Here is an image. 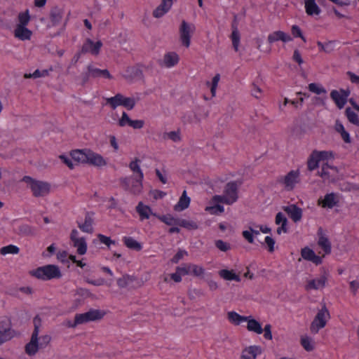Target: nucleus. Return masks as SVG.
<instances>
[{"mask_svg":"<svg viewBox=\"0 0 359 359\" xmlns=\"http://www.w3.org/2000/svg\"><path fill=\"white\" fill-rule=\"evenodd\" d=\"M22 182L27 184L34 197H44L50 191V184L47 182L36 180L29 176L23 177Z\"/></svg>","mask_w":359,"mask_h":359,"instance_id":"f257e3e1","label":"nucleus"},{"mask_svg":"<svg viewBox=\"0 0 359 359\" xmlns=\"http://www.w3.org/2000/svg\"><path fill=\"white\" fill-rule=\"evenodd\" d=\"M31 275L38 279L48 280L51 279H58L62 277V273L60 268L54 264H48L40 266L30 272Z\"/></svg>","mask_w":359,"mask_h":359,"instance_id":"f03ea898","label":"nucleus"},{"mask_svg":"<svg viewBox=\"0 0 359 359\" xmlns=\"http://www.w3.org/2000/svg\"><path fill=\"white\" fill-rule=\"evenodd\" d=\"M34 329L32 334L30 341L25 345V353L29 355H34L40 349V345L39 344V327L41 326V318L39 316H36L33 320Z\"/></svg>","mask_w":359,"mask_h":359,"instance_id":"7ed1b4c3","label":"nucleus"},{"mask_svg":"<svg viewBox=\"0 0 359 359\" xmlns=\"http://www.w3.org/2000/svg\"><path fill=\"white\" fill-rule=\"evenodd\" d=\"M106 103L113 109L118 106H123L128 110H131L135 107L136 101L134 97H127L121 93H117L114 97L107 98Z\"/></svg>","mask_w":359,"mask_h":359,"instance_id":"20e7f679","label":"nucleus"},{"mask_svg":"<svg viewBox=\"0 0 359 359\" xmlns=\"http://www.w3.org/2000/svg\"><path fill=\"white\" fill-rule=\"evenodd\" d=\"M300 181L299 172L291 170L285 175H280L277 177V184L281 185L287 191H292L295 185Z\"/></svg>","mask_w":359,"mask_h":359,"instance_id":"39448f33","label":"nucleus"},{"mask_svg":"<svg viewBox=\"0 0 359 359\" xmlns=\"http://www.w3.org/2000/svg\"><path fill=\"white\" fill-rule=\"evenodd\" d=\"M105 312L99 309H90L83 313H77L75 315V324L78 325L91 321H97L103 318Z\"/></svg>","mask_w":359,"mask_h":359,"instance_id":"423d86ee","label":"nucleus"},{"mask_svg":"<svg viewBox=\"0 0 359 359\" xmlns=\"http://www.w3.org/2000/svg\"><path fill=\"white\" fill-rule=\"evenodd\" d=\"M142 179H134L133 177H125L121 179V184L123 188L134 195H138L142 190Z\"/></svg>","mask_w":359,"mask_h":359,"instance_id":"0eeeda50","label":"nucleus"},{"mask_svg":"<svg viewBox=\"0 0 359 359\" xmlns=\"http://www.w3.org/2000/svg\"><path fill=\"white\" fill-rule=\"evenodd\" d=\"M195 31V26L182 20L179 29L180 39L183 46L188 48L191 43V34Z\"/></svg>","mask_w":359,"mask_h":359,"instance_id":"6e6552de","label":"nucleus"},{"mask_svg":"<svg viewBox=\"0 0 359 359\" xmlns=\"http://www.w3.org/2000/svg\"><path fill=\"white\" fill-rule=\"evenodd\" d=\"M328 310L325 306L320 310L313 322L311 324L310 330L312 333L316 334L319 330L324 327L326 325V316H329Z\"/></svg>","mask_w":359,"mask_h":359,"instance_id":"1a4fd4ad","label":"nucleus"},{"mask_svg":"<svg viewBox=\"0 0 359 359\" xmlns=\"http://www.w3.org/2000/svg\"><path fill=\"white\" fill-rule=\"evenodd\" d=\"M351 94L349 89H342L339 90H332L330 93V97L334 101L337 107L341 109L344 108L347 102L348 96Z\"/></svg>","mask_w":359,"mask_h":359,"instance_id":"9d476101","label":"nucleus"},{"mask_svg":"<svg viewBox=\"0 0 359 359\" xmlns=\"http://www.w3.org/2000/svg\"><path fill=\"white\" fill-rule=\"evenodd\" d=\"M238 184L236 182L227 183L224 189V195L228 200V205H231L238 199Z\"/></svg>","mask_w":359,"mask_h":359,"instance_id":"9b49d317","label":"nucleus"},{"mask_svg":"<svg viewBox=\"0 0 359 359\" xmlns=\"http://www.w3.org/2000/svg\"><path fill=\"white\" fill-rule=\"evenodd\" d=\"M238 20L236 15H234L233 20L231 22L232 32L231 34V39L232 41V46L236 52L238 51V46L241 40V34L238 31Z\"/></svg>","mask_w":359,"mask_h":359,"instance_id":"f8f14e48","label":"nucleus"},{"mask_svg":"<svg viewBox=\"0 0 359 359\" xmlns=\"http://www.w3.org/2000/svg\"><path fill=\"white\" fill-rule=\"evenodd\" d=\"M86 163L96 167H101L104 166L107 164V162L100 154L88 149Z\"/></svg>","mask_w":359,"mask_h":359,"instance_id":"ddd939ff","label":"nucleus"},{"mask_svg":"<svg viewBox=\"0 0 359 359\" xmlns=\"http://www.w3.org/2000/svg\"><path fill=\"white\" fill-rule=\"evenodd\" d=\"M102 46V43L101 41L94 43L91 39H87L81 50L82 53L90 52L92 55H97L99 54Z\"/></svg>","mask_w":359,"mask_h":359,"instance_id":"4468645a","label":"nucleus"},{"mask_svg":"<svg viewBox=\"0 0 359 359\" xmlns=\"http://www.w3.org/2000/svg\"><path fill=\"white\" fill-rule=\"evenodd\" d=\"M282 209L288 215L294 222H298L302 217V210L294 204L283 206Z\"/></svg>","mask_w":359,"mask_h":359,"instance_id":"2eb2a0df","label":"nucleus"},{"mask_svg":"<svg viewBox=\"0 0 359 359\" xmlns=\"http://www.w3.org/2000/svg\"><path fill=\"white\" fill-rule=\"evenodd\" d=\"M123 76L130 81L135 79L142 80L144 79L142 70L138 66L128 67Z\"/></svg>","mask_w":359,"mask_h":359,"instance_id":"dca6fc26","label":"nucleus"},{"mask_svg":"<svg viewBox=\"0 0 359 359\" xmlns=\"http://www.w3.org/2000/svg\"><path fill=\"white\" fill-rule=\"evenodd\" d=\"M327 280V275L325 272L320 278L309 280L306 285V290H319L320 288H323L325 286Z\"/></svg>","mask_w":359,"mask_h":359,"instance_id":"f3484780","label":"nucleus"},{"mask_svg":"<svg viewBox=\"0 0 359 359\" xmlns=\"http://www.w3.org/2000/svg\"><path fill=\"white\" fill-rule=\"evenodd\" d=\"M172 5V0H161V4L153 11V16L159 18L169 11Z\"/></svg>","mask_w":359,"mask_h":359,"instance_id":"a211bd4d","label":"nucleus"},{"mask_svg":"<svg viewBox=\"0 0 359 359\" xmlns=\"http://www.w3.org/2000/svg\"><path fill=\"white\" fill-rule=\"evenodd\" d=\"M301 255L305 260L312 262L316 265L322 263V257L316 255L314 251L308 247L302 249Z\"/></svg>","mask_w":359,"mask_h":359,"instance_id":"6ab92c4d","label":"nucleus"},{"mask_svg":"<svg viewBox=\"0 0 359 359\" xmlns=\"http://www.w3.org/2000/svg\"><path fill=\"white\" fill-rule=\"evenodd\" d=\"M267 40L269 43H273L278 41H282L283 42L291 41L292 38L283 31H276L268 36Z\"/></svg>","mask_w":359,"mask_h":359,"instance_id":"aec40b11","label":"nucleus"},{"mask_svg":"<svg viewBox=\"0 0 359 359\" xmlns=\"http://www.w3.org/2000/svg\"><path fill=\"white\" fill-rule=\"evenodd\" d=\"M94 213L92 212H88L85 216V221L83 224H79V228L83 232L92 233L93 232V224L94 219L93 218Z\"/></svg>","mask_w":359,"mask_h":359,"instance_id":"412c9836","label":"nucleus"},{"mask_svg":"<svg viewBox=\"0 0 359 359\" xmlns=\"http://www.w3.org/2000/svg\"><path fill=\"white\" fill-rule=\"evenodd\" d=\"M63 14V9L57 6L51 8L49 17L53 26L57 25L59 23L61 22Z\"/></svg>","mask_w":359,"mask_h":359,"instance_id":"4be33fe9","label":"nucleus"},{"mask_svg":"<svg viewBox=\"0 0 359 359\" xmlns=\"http://www.w3.org/2000/svg\"><path fill=\"white\" fill-rule=\"evenodd\" d=\"M32 34L31 30L21 25H16L14 30V36L22 41L30 39Z\"/></svg>","mask_w":359,"mask_h":359,"instance_id":"5701e85b","label":"nucleus"},{"mask_svg":"<svg viewBox=\"0 0 359 359\" xmlns=\"http://www.w3.org/2000/svg\"><path fill=\"white\" fill-rule=\"evenodd\" d=\"M262 353V348L258 346H251L243 351L242 359H255L258 354Z\"/></svg>","mask_w":359,"mask_h":359,"instance_id":"b1692460","label":"nucleus"},{"mask_svg":"<svg viewBox=\"0 0 359 359\" xmlns=\"http://www.w3.org/2000/svg\"><path fill=\"white\" fill-rule=\"evenodd\" d=\"M337 203V196L334 193L326 194L322 201H319V204H320L322 207L327 208H332Z\"/></svg>","mask_w":359,"mask_h":359,"instance_id":"393cba45","label":"nucleus"},{"mask_svg":"<svg viewBox=\"0 0 359 359\" xmlns=\"http://www.w3.org/2000/svg\"><path fill=\"white\" fill-rule=\"evenodd\" d=\"M87 70L90 72V76L93 78L104 77L111 79V76L107 69H100L93 65H88Z\"/></svg>","mask_w":359,"mask_h":359,"instance_id":"a878e982","label":"nucleus"},{"mask_svg":"<svg viewBox=\"0 0 359 359\" xmlns=\"http://www.w3.org/2000/svg\"><path fill=\"white\" fill-rule=\"evenodd\" d=\"M337 171V167L330 165L327 163H325L322 165L321 170L318 172V175L324 179H329Z\"/></svg>","mask_w":359,"mask_h":359,"instance_id":"bb28decb","label":"nucleus"},{"mask_svg":"<svg viewBox=\"0 0 359 359\" xmlns=\"http://www.w3.org/2000/svg\"><path fill=\"white\" fill-rule=\"evenodd\" d=\"M179 62V56L177 53L174 52H170L163 56V63L165 67L170 68L175 65H177Z\"/></svg>","mask_w":359,"mask_h":359,"instance_id":"cd10ccee","label":"nucleus"},{"mask_svg":"<svg viewBox=\"0 0 359 359\" xmlns=\"http://www.w3.org/2000/svg\"><path fill=\"white\" fill-rule=\"evenodd\" d=\"M306 12L309 15H319L320 8L316 4L315 0H304Z\"/></svg>","mask_w":359,"mask_h":359,"instance_id":"c85d7f7f","label":"nucleus"},{"mask_svg":"<svg viewBox=\"0 0 359 359\" xmlns=\"http://www.w3.org/2000/svg\"><path fill=\"white\" fill-rule=\"evenodd\" d=\"M190 204V198L187 196V191H184L178 203L174 206L175 211H182L187 209Z\"/></svg>","mask_w":359,"mask_h":359,"instance_id":"c756f323","label":"nucleus"},{"mask_svg":"<svg viewBox=\"0 0 359 359\" xmlns=\"http://www.w3.org/2000/svg\"><path fill=\"white\" fill-rule=\"evenodd\" d=\"M88 149H76L70 153L72 158L77 163H86Z\"/></svg>","mask_w":359,"mask_h":359,"instance_id":"7c9ffc66","label":"nucleus"},{"mask_svg":"<svg viewBox=\"0 0 359 359\" xmlns=\"http://www.w3.org/2000/svg\"><path fill=\"white\" fill-rule=\"evenodd\" d=\"M16 232L22 236H33L36 234L35 229L26 224L18 226Z\"/></svg>","mask_w":359,"mask_h":359,"instance_id":"2f4dec72","label":"nucleus"},{"mask_svg":"<svg viewBox=\"0 0 359 359\" xmlns=\"http://www.w3.org/2000/svg\"><path fill=\"white\" fill-rule=\"evenodd\" d=\"M248 322L247 329L250 332H254L258 334H260L263 332V329L262 328L261 324L256 320L255 319L251 318V316H248Z\"/></svg>","mask_w":359,"mask_h":359,"instance_id":"473e14b6","label":"nucleus"},{"mask_svg":"<svg viewBox=\"0 0 359 359\" xmlns=\"http://www.w3.org/2000/svg\"><path fill=\"white\" fill-rule=\"evenodd\" d=\"M219 275L221 278L226 280L241 281L240 276L236 274L233 270L222 269L219 271Z\"/></svg>","mask_w":359,"mask_h":359,"instance_id":"72a5a7b5","label":"nucleus"},{"mask_svg":"<svg viewBox=\"0 0 359 359\" xmlns=\"http://www.w3.org/2000/svg\"><path fill=\"white\" fill-rule=\"evenodd\" d=\"M227 318L231 323L238 325L242 322H245L248 320V316H241L236 311H229L227 313Z\"/></svg>","mask_w":359,"mask_h":359,"instance_id":"f704fd0d","label":"nucleus"},{"mask_svg":"<svg viewBox=\"0 0 359 359\" xmlns=\"http://www.w3.org/2000/svg\"><path fill=\"white\" fill-rule=\"evenodd\" d=\"M136 210L140 216L141 219H149L151 212V209L148 205H144L140 202L136 207Z\"/></svg>","mask_w":359,"mask_h":359,"instance_id":"c9c22d12","label":"nucleus"},{"mask_svg":"<svg viewBox=\"0 0 359 359\" xmlns=\"http://www.w3.org/2000/svg\"><path fill=\"white\" fill-rule=\"evenodd\" d=\"M123 242L126 246L130 249L136 251H140L142 250V247L141 243L131 237H124Z\"/></svg>","mask_w":359,"mask_h":359,"instance_id":"e433bc0d","label":"nucleus"},{"mask_svg":"<svg viewBox=\"0 0 359 359\" xmlns=\"http://www.w3.org/2000/svg\"><path fill=\"white\" fill-rule=\"evenodd\" d=\"M74 247L77 248V253L83 255L86 253L87 251V243L85 238H80L79 240H76L73 243Z\"/></svg>","mask_w":359,"mask_h":359,"instance_id":"4c0bfd02","label":"nucleus"},{"mask_svg":"<svg viewBox=\"0 0 359 359\" xmlns=\"http://www.w3.org/2000/svg\"><path fill=\"white\" fill-rule=\"evenodd\" d=\"M135 280V278L133 276L125 274L121 278L117 279V285L121 288H125Z\"/></svg>","mask_w":359,"mask_h":359,"instance_id":"58836bf2","label":"nucleus"},{"mask_svg":"<svg viewBox=\"0 0 359 359\" xmlns=\"http://www.w3.org/2000/svg\"><path fill=\"white\" fill-rule=\"evenodd\" d=\"M318 245L323 250L325 254L327 255L331 252V243L327 237L320 236L318 241Z\"/></svg>","mask_w":359,"mask_h":359,"instance_id":"ea45409f","label":"nucleus"},{"mask_svg":"<svg viewBox=\"0 0 359 359\" xmlns=\"http://www.w3.org/2000/svg\"><path fill=\"white\" fill-rule=\"evenodd\" d=\"M345 114L349 122L359 126L358 116L351 108L347 107L345 110Z\"/></svg>","mask_w":359,"mask_h":359,"instance_id":"a19ab883","label":"nucleus"},{"mask_svg":"<svg viewBox=\"0 0 359 359\" xmlns=\"http://www.w3.org/2000/svg\"><path fill=\"white\" fill-rule=\"evenodd\" d=\"M158 219L164 222L168 226H177L179 218H175L171 215L168 214L165 215L156 216Z\"/></svg>","mask_w":359,"mask_h":359,"instance_id":"79ce46f5","label":"nucleus"},{"mask_svg":"<svg viewBox=\"0 0 359 359\" xmlns=\"http://www.w3.org/2000/svg\"><path fill=\"white\" fill-rule=\"evenodd\" d=\"M177 226L186 228L189 230L198 229V225L196 222L180 218L178 219Z\"/></svg>","mask_w":359,"mask_h":359,"instance_id":"37998d69","label":"nucleus"},{"mask_svg":"<svg viewBox=\"0 0 359 359\" xmlns=\"http://www.w3.org/2000/svg\"><path fill=\"white\" fill-rule=\"evenodd\" d=\"M18 24L17 25L26 27L30 20L29 11L27 10L25 12L20 13L18 14Z\"/></svg>","mask_w":359,"mask_h":359,"instance_id":"c03bdc74","label":"nucleus"},{"mask_svg":"<svg viewBox=\"0 0 359 359\" xmlns=\"http://www.w3.org/2000/svg\"><path fill=\"white\" fill-rule=\"evenodd\" d=\"M13 332L10 328L0 330V345L10 340L13 337Z\"/></svg>","mask_w":359,"mask_h":359,"instance_id":"a18cd8bd","label":"nucleus"},{"mask_svg":"<svg viewBox=\"0 0 359 359\" xmlns=\"http://www.w3.org/2000/svg\"><path fill=\"white\" fill-rule=\"evenodd\" d=\"M20 251L18 247L13 245H8L7 246H4L0 249V253L3 255L7 254H18Z\"/></svg>","mask_w":359,"mask_h":359,"instance_id":"49530a36","label":"nucleus"},{"mask_svg":"<svg viewBox=\"0 0 359 359\" xmlns=\"http://www.w3.org/2000/svg\"><path fill=\"white\" fill-rule=\"evenodd\" d=\"M309 90L316 95L325 94L326 90L319 84L311 83L308 86Z\"/></svg>","mask_w":359,"mask_h":359,"instance_id":"de8ad7c7","label":"nucleus"},{"mask_svg":"<svg viewBox=\"0 0 359 359\" xmlns=\"http://www.w3.org/2000/svg\"><path fill=\"white\" fill-rule=\"evenodd\" d=\"M287 217L281 212H279L276 214V218H275V223L277 225L280 224V226H283L284 229H288L287 228Z\"/></svg>","mask_w":359,"mask_h":359,"instance_id":"09e8293b","label":"nucleus"},{"mask_svg":"<svg viewBox=\"0 0 359 359\" xmlns=\"http://www.w3.org/2000/svg\"><path fill=\"white\" fill-rule=\"evenodd\" d=\"M163 139H170L174 142H177L181 140L180 133L179 131H170L164 133L163 135Z\"/></svg>","mask_w":359,"mask_h":359,"instance_id":"8fccbe9b","label":"nucleus"},{"mask_svg":"<svg viewBox=\"0 0 359 359\" xmlns=\"http://www.w3.org/2000/svg\"><path fill=\"white\" fill-rule=\"evenodd\" d=\"M301 344L307 351H311L314 348V346L312 344V339L307 336L302 337L301 338Z\"/></svg>","mask_w":359,"mask_h":359,"instance_id":"3c124183","label":"nucleus"},{"mask_svg":"<svg viewBox=\"0 0 359 359\" xmlns=\"http://www.w3.org/2000/svg\"><path fill=\"white\" fill-rule=\"evenodd\" d=\"M140 159L135 158V161H132L130 165L129 168L131 169L132 171L134 172H137L139 175V177L140 179H143V172H142V170L140 169L138 163L140 162Z\"/></svg>","mask_w":359,"mask_h":359,"instance_id":"603ef678","label":"nucleus"},{"mask_svg":"<svg viewBox=\"0 0 359 359\" xmlns=\"http://www.w3.org/2000/svg\"><path fill=\"white\" fill-rule=\"evenodd\" d=\"M313 156H316L317 160L322 161L327 159L330 157H332V153L326 151H313Z\"/></svg>","mask_w":359,"mask_h":359,"instance_id":"864d4df0","label":"nucleus"},{"mask_svg":"<svg viewBox=\"0 0 359 359\" xmlns=\"http://www.w3.org/2000/svg\"><path fill=\"white\" fill-rule=\"evenodd\" d=\"M318 162L319 161L317 160L316 156H313V153L312 152L311 155L310 156L309 160H308V169L309 170H313L318 166Z\"/></svg>","mask_w":359,"mask_h":359,"instance_id":"5fc2aeb1","label":"nucleus"},{"mask_svg":"<svg viewBox=\"0 0 359 359\" xmlns=\"http://www.w3.org/2000/svg\"><path fill=\"white\" fill-rule=\"evenodd\" d=\"M215 246L222 252H226L231 249L229 243L223 241L222 240H217L215 242Z\"/></svg>","mask_w":359,"mask_h":359,"instance_id":"6e6d98bb","label":"nucleus"},{"mask_svg":"<svg viewBox=\"0 0 359 359\" xmlns=\"http://www.w3.org/2000/svg\"><path fill=\"white\" fill-rule=\"evenodd\" d=\"M191 271L195 276H202L204 274L205 270L202 266L190 264Z\"/></svg>","mask_w":359,"mask_h":359,"instance_id":"4d7b16f0","label":"nucleus"},{"mask_svg":"<svg viewBox=\"0 0 359 359\" xmlns=\"http://www.w3.org/2000/svg\"><path fill=\"white\" fill-rule=\"evenodd\" d=\"M205 210L209 212L210 214H218L224 212V207L221 205H215V206H209L205 208Z\"/></svg>","mask_w":359,"mask_h":359,"instance_id":"13d9d810","label":"nucleus"},{"mask_svg":"<svg viewBox=\"0 0 359 359\" xmlns=\"http://www.w3.org/2000/svg\"><path fill=\"white\" fill-rule=\"evenodd\" d=\"M291 32L294 37H299L304 42H306V38L303 36L301 29L297 25H292Z\"/></svg>","mask_w":359,"mask_h":359,"instance_id":"bf43d9fd","label":"nucleus"},{"mask_svg":"<svg viewBox=\"0 0 359 359\" xmlns=\"http://www.w3.org/2000/svg\"><path fill=\"white\" fill-rule=\"evenodd\" d=\"M184 255H187V252L184 250H179L176 255L171 259V262L174 264H177Z\"/></svg>","mask_w":359,"mask_h":359,"instance_id":"052dcab7","label":"nucleus"},{"mask_svg":"<svg viewBox=\"0 0 359 359\" xmlns=\"http://www.w3.org/2000/svg\"><path fill=\"white\" fill-rule=\"evenodd\" d=\"M97 238L99 241L102 243L107 245L108 247L110 246L111 244H115V241L111 240L109 237H107L106 236H104L102 234H98Z\"/></svg>","mask_w":359,"mask_h":359,"instance_id":"680f3d73","label":"nucleus"},{"mask_svg":"<svg viewBox=\"0 0 359 359\" xmlns=\"http://www.w3.org/2000/svg\"><path fill=\"white\" fill-rule=\"evenodd\" d=\"M39 339H40V341H41L40 342H39V344L40 345V348H43L49 344V343L51 340V337H50V336L46 334V335L41 336L40 338H39Z\"/></svg>","mask_w":359,"mask_h":359,"instance_id":"e2e57ef3","label":"nucleus"},{"mask_svg":"<svg viewBox=\"0 0 359 359\" xmlns=\"http://www.w3.org/2000/svg\"><path fill=\"white\" fill-rule=\"evenodd\" d=\"M132 120L129 118L128 115L123 111L122 114L121 118L118 121V125L121 127L125 126L126 125H130V121Z\"/></svg>","mask_w":359,"mask_h":359,"instance_id":"0e129e2a","label":"nucleus"},{"mask_svg":"<svg viewBox=\"0 0 359 359\" xmlns=\"http://www.w3.org/2000/svg\"><path fill=\"white\" fill-rule=\"evenodd\" d=\"M331 44H332L331 41H329L328 43H326L325 44H323L320 41L317 42V45L320 48V50L324 51L325 53H330L332 50Z\"/></svg>","mask_w":359,"mask_h":359,"instance_id":"69168bd1","label":"nucleus"},{"mask_svg":"<svg viewBox=\"0 0 359 359\" xmlns=\"http://www.w3.org/2000/svg\"><path fill=\"white\" fill-rule=\"evenodd\" d=\"M176 271L181 275H187L191 272L190 264H184L182 266H177Z\"/></svg>","mask_w":359,"mask_h":359,"instance_id":"338daca9","label":"nucleus"},{"mask_svg":"<svg viewBox=\"0 0 359 359\" xmlns=\"http://www.w3.org/2000/svg\"><path fill=\"white\" fill-rule=\"evenodd\" d=\"M271 325L270 324H266L263 329V332H264V337L267 340H271L272 333H271Z\"/></svg>","mask_w":359,"mask_h":359,"instance_id":"774afa93","label":"nucleus"}]
</instances>
